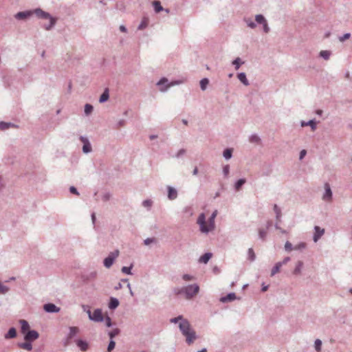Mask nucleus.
Here are the masks:
<instances>
[{"instance_id":"14","label":"nucleus","mask_w":352,"mask_h":352,"mask_svg":"<svg viewBox=\"0 0 352 352\" xmlns=\"http://www.w3.org/2000/svg\"><path fill=\"white\" fill-rule=\"evenodd\" d=\"M314 230L315 233L313 236V240L314 242H317L319 240V239L323 235L324 230L321 229L319 226H315Z\"/></svg>"},{"instance_id":"24","label":"nucleus","mask_w":352,"mask_h":352,"mask_svg":"<svg viewBox=\"0 0 352 352\" xmlns=\"http://www.w3.org/2000/svg\"><path fill=\"white\" fill-rule=\"evenodd\" d=\"M212 256V254L210 252L205 253L199 258V262L203 263H207L209 261V260L211 258Z\"/></svg>"},{"instance_id":"4","label":"nucleus","mask_w":352,"mask_h":352,"mask_svg":"<svg viewBox=\"0 0 352 352\" xmlns=\"http://www.w3.org/2000/svg\"><path fill=\"white\" fill-rule=\"evenodd\" d=\"M34 14L40 19H49L50 23L43 25V28L46 30H50L56 24V19L53 17L50 13L42 10L41 8L34 10Z\"/></svg>"},{"instance_id":"22","label":"nucleus","mask_w":352,"mask_h":352,"mask_svg":"<svg viewBox=\"0 0 352 352\" xmlns=\"http://www.w3.org/2000/svg\"><path fill=\"white\" fill-rule=\"evenodd\" d=\"M109 98V89L108 88H105L103 93L102 94V95L100 96V98H99V102L100 103H103L106 101H107Z\"/></svg>"},{"instance_id":"55","label":"nucleus","mask_w":352,"mask_h":352,"mask_svg":"<svg viewBox=\"0 0 352 352\" xmlns=\"http://www.w3.org/2000/svg\"><path fill=\"white\" fill-rule=\"evenodd\" d=\"M350 36H351V34H350V33H346V34H344L343 36H340V37L339 38V40H340V41L343 42V41H344L345 40H346V39L349 38H350Z\"/></svg>"},{"instance_id":"59","label":"nucleus","mask_w":352,"mask_h":352,"mask_svg":"<svg viewBox=\"0 0 352 352\" xmlns=\"http://www.w3.org/2000/svg\"><path fill=\"white\" fill-rule=\"evenodd\" d=\"M69 192L72 194H74V195H79V192L77 190V188L74 186H71L69 188Z\"/></svg>"},{"instance_id":"8","label":"nucleus","mask_w":352,"mask_h":352,"mask_svg":"<svg viewBox=\"0 0 352 352\" xmlns=\"http://www.w3.org/2000/svg\"><path fill=\"white\" fill-rule=\"evenodd\" d=\"M168 83V79L166 78H162L160 80V81L157 83V85L160 86V90L162 92L166 91L168 87L173 86L174 85L178 84L177 82H171L170 84Z\"/></svg>"},{"instance_id":"13","label":"nucleus","mask_w":352,"mask_h":352,"mask_svg":"<svg viewBox=\"0 0 352 352\" xmlns=\"http://www.w3.org/2000/svg\"><path fill=\"white\" fill-rule=\"evenodd\" d=\"M77 346L83 352L87 351L89 348V344L87 341L78 339L76 340Z\"/></svg>"},{"instance_id":"57","label":"nucleus","mask_w":352,"mask_h":352,"mask_svg":"<svg viewBox=\"0 0 352 352\" xmlns=\"http://www.w3.org/2000/svg\"><path fill=\"white\" fill-rule=\"evenodd\" d=\"M125 120L122 119V120H120L117 124H116V129H118L119 127H121V126H123L125 125Z\"/></svg>"},{"instance_id":"42","label":"nucleus","mask_w":352,"mask_h":352,"mask_svg":"<svg viewBox=\"0 0 352 352\" xmlns=\"http://www.w3.org/2000/svg\"><path fill=\"white\" fill-rule=\"evenodd\" d=\"M184 320H187V319L184 318V317H183L182 315H180V316H177V317H175V318H171V319L170 320V322L171 323H177L179 321H180V322H182Z\"/></svg>"},{"instance_id":"10","label":"nucleus","mask_w":352,"mask_h":352,"mask_svg":"<svg viewBox=\"0 0 352 352\" xmlns=\"http://www.w3.org/2000/svg\"><path fill=\"white\" fill-rule=\"evenodd\" d=\"M33 14H34V10L19 12L14 15V17L17 20H25L30 17Z\"/></svg>"},{"instance_id":"51","label":"nucleus","mask_w":352,"mask_h":352,"mask_svg":"<svg viewBox=\"0 0 352 352\" xmlns=\"http://www.w3.org/2000/svg\"><path fill=\"white\" fill-rule=\"evenodd\" d=\"M305 248H306V243L304 242H301V243H298V245H295L294 247V250H300L305 249Z\"/></svg>"},{"instance_id":"46","label":"nucleus","mask_w":352,"mask_h":352,"mask_svg":"<svg viewBox=\"0 0 352 352\" xmlns=\"http://www.w3.org/2000/svg\"><path fill=\"white\" fill-rule=\"evenodd\" d=\"M10 290L9 287L8 286H6L3 285L0 282V294H5Z\"/></svg>"},{"instance_id":"52","label":"nucleus","mask_w":352,"mask_h":352,"mask_svg":"<svg viewBox=\"0 0 352 352\" xmlns=\"http://www.w3.org/2000/svg\"><path fill=\"white\" fill-rule=\"evenodd\" d=\"M285 250L287 252H290L292 250H294V247H293L292 244L289 241H286V243L285 244Z\"/></svg>"},{"instance_id":"2","label":"nucleus","mask_w":352,"mask_h":352,"mask_svg":"<svg viewBox=\"0 0 352 352\" xmlns=\"http://www.w3.org/2000/svg\"><path fill=\"white\" fill-rule=\"evenodd\" d=\"M179 328L182 333L186 337V341L188 344H192L196 340V333L191 329L188 320H184L182 322H179Z\"/></svg>"},{"instance_id":"32","label":"nucleus","mask_w":352,"mask_h":352,"mask_svg":"<svg viewBox=\"0 0 352 352\" xmlns=\"http://www.w3.org/2000/svg\"><path fill=\"white\" fill-rule=\"evenodd\" d=\"M223 156L226 160H230L232 156V148H226L223 151Z\"/></svg>"},{"instance_id":"45","label":"nucleus","mask_w":352,"mask_h":352,"mask_svg":"<svg viewBox=\"0 0 352 352\" xmlns=\"http://www.w3.org/2000/svg\"><path fill=\"white\" fill-rule=\"evenodd\" d=\"M148 19L146 18H144L140 24L138 25V30H143L146 28L148 25Z\"/></svg>"},{"instance_id":"36","label":"nucleus","mask_w":352,"mask_h":352,"mask_svg":"<svg viewBox=\"0 0 352 352\" xmlns=\"http://www.w3.org/2000/svg\"><path fill=\"white\" fill-rule=\"evenodd\" d=\"M243 63H244V62L241 61V59L239 57H237L232 61V65L234 66V68L236 70L239 69L241 65H242Z\"/></svg>"},{"instance_id":"63","label":"nucleus","mask_w":352,"mask_h":352,"mask_svg":"<svg viewBox=\"0 0 352 352\" xmlns=\"http://www.w3.org/2000/svg\"><path fill=\"white\" fill-rule=\"evenodd\" d=\"M80 140L83 143V144H87V142H89V140L86 137H84V136H80Z\"/></svg>"},{"instance_id":"12","label":"nucleus","mask_w":352,"mask_h":352,"mask_svg":"<svg viewBox=\"0 0 352 352\" xmlns=\"http://www.w3.org/2000/svg\"><path fill=\"white\" fill-rule=\"evenodd\" d=\"M43 309L47 313H58L60 311V307L53 303H47L43 306Z\"/></svg>"},{"instance_id":"37","label":"nucleus","mask_w":352,"mask_h":352,"mask_svg":"<svg viewBox=\"0 0 352 352\" xmlns=\"http://www.w3.org/2000/svg\"><path fill=\"white\" fill-rule=\"evenodd\" d=\"M331 56V52L328 50H322L320 52V56L324 58V60H329Z\"/></svg>"},{"instance_id":"44","label":"nucleus","mask_w":352,"mask_h":352,"mask_svg":"<svg viewBox=\"0 0 352 352\" xmlns=\"http://www.w3.org/2000/svg\"><path fill=\"white\" fill-rule=\"evenodd\" d=\"M82 151L85 153H89L91 151V146L90 142H87V144H83Z\"/></svg>"},{"instance_id":"56","label":"nucleus","mask_w":352,"mask_h":352,"mask_svg":"<svg viewBox=\"0 0 352 352\" xmlns=\"http://www.w3.org/2000/svg\"><path fill=\"white\" fill-rule=\"evenodd\" d=\"M155 238H147L144 241V243L146 245L155 242Z\"/></svg>"},{"instance_id":"25","label":"nucleus","mask_w":352,"mask_h":352,"mask_svg":"<svg viewBox=\"0 0 352 352\" xmlns=\"http://www.w3.org/2000/svg\"><path fill=\"white\" fill-rule=\"evenodd\" d=\"M16 126L12 122H0V130L5 131L10 127H16Z\"/></svg>"},{"instance_id":"26","label":"nucleus","mask_w":352,"mask_h":352,"mask_svg":"<svg viewBox=\"0 0 352 352\" xmlns=\"http://www.w3.org/2000/svg\"><path fill=\"white\" fill-rule=\"evenodd\" d=\"M153 6L154 10L156 13H159L161 11L164 10V8L162 6L161 3L159 1H154L153 2Z\"/></svg>"},{"instance_id":"47","label":"nucleus","mask_w":352,"mask_h":352,"mask_svg":"<svg viewBox=\"0 0 352 352\" xmlns=\"http://www.w3.org/2000/svg\"><path fill=\"white\" fill-rule=\"evenodd\" d=\"M133 267V265L131 264L129 267L124 266L122 267V272L126 274H132L131 273V269Z\"/></svg>"},{"instance_id":"41","label":"nucleus","mask_w":352,"mask_h":352,"mask_svg":"<svg viewBox=\"0 0 352 352\" xmlns=\"http://www.w3.org/2000/svg\"><path fill=\"white\" fill-rule=\"evenodd\" d=\"M249 140L252 143L258 144L260 142L261 139L257 135L252 134V135H250Z\"/></svg>"},{"instance_id":"54","label":"nucleus","mask_w":352,"mask_h":352,"mask_svg":"<svg viewBox=\"0 0 352 352\" xmlns=\"http://www.w3.org/2000/svg\"><path fill=\"white\" fill-rule=\"evenodd\" d=\"M186 153V150L184 148H182L178 151V152L175 155V157L179 158L182 155H184Z\"/></svg>"},{"instance_id":"28","label":"nucleus","mask_w":352,"mask_h":352,"mask_svg":"<svg viewBox=\"0 0 352 352\" xmlns=\"http://www.w3.org/2000/svg\"><path fill=\"white\" fill-rule=\"evenodd\" d=\"M302 266H303V262L301 261H298L296 266L293 272L294 274H295V275L300 274Z\"/></svg>"},{"instance_id":"19","label":"nucleus","mask_w":352,"mask_h":352,"mask_svg":"<svg viewBox=\"0 0 352 352\" xmlns=\"http://www.w3.org/2000/svg\"><path fill=\"white\" fill-rule=\"evenodd\" d=\"M300 125L302 127L309 126L312 131H315L316 129V122L315 120H310L308 122L301 121Z\"/></svg>"},{"instance_id":"39","label":"nucleus","mask_w":352,"mask_h":352,"mask_svg":"<svg viewBox=\"0 0 352 352\" xmlns=\"http://www.w3.org/2000/svg\"><path fill=\"white\" fill-rule=\"evenodd\" d=\"M94 110V107L90 104H86L85 105V113L86 116L90 115Z\"/></svg>"},{"instance_id":"49","label":"nucleus","mask_w":352,"mask_h":352,"mask_svg":"<svg viewBox=\"0 0 352 352\" xmlns=\"http://www.w3.org/2000/svg\"><path fill=\"white\" fill-rule=\"evenodd\" d=\"M230 173V166L228 164L225 165L223 167V174L226 178L228 177Z\"/></svg>"},{"instance_id":"9","label":"nucleus","mask_w":352,"mask_h":352,"mask_svg":"<svg viewBox=\"0 0 352 352\" xmlns=\"http://www.w3.org/2000/svg\"><path fill=\"white\" fill-rule=\"evenodd\" d=\"M39 338V333L36 330H30L28 331L24 334V340L25 341H30L34 342Z\"/></svg>"},{"instance_id":"50","label":"nucleus","mask_w":352,"mask_h":352,"mask_svg":"<svg viewBox=\"0 0 352 352\" xmlns=\"http://www.w3.org/2000/svg\"><path fill=\"white\" fill-rule=\"evenodd\" d=\"M152 204L153 201L151 199H146L142 202V206L148 209L152 206Z\"/></svg>"},{"instance_id":"18","label":"nucleus","mask_w":352,"mask_h":352,"mask_svg":"<svg viewBox=\"0 0 352 352\" xmlns=\"http://www.w3.org/2000/svg\"><path fill=\"white\" fill-rule=\"evenodd\" d=\"M19 323L21 324V331L23 334H25L28 331H30V324L28 321L25 320H20Z\"/></svg>"},{"instance_id":"6","label":"nucleus","mask_w":352,"mask_h":352,"mask_svg":"<svg viewBox=\"0 0 352 352\" xmlns=\"http://www.w3.org/2000/svg\"><path fill=\"white\" fill-rule=\"evenodd\" d=\"M119 255V250H116L113 252H110L107 257L104 259L103 264L105 267L109 268L112 266L115 259Z\"/></svg>"},{"instance_id":"15","label":"nucleus","mask_w":352,"mask_h":352,"mask_svg":"<svg viewBox=\"0 0 352 352\" xmlns=\"http://www.w3.org/2000/svg\"><path fill=\"white\" fill-rule=\"evenodd\" d=\"M167 190L168 199L175 200L177 197V191L175 188L170 186H168Z\"/></svg>"},{"instance_id":"48","label":"nucleus","mask_w":352,"mask_h":352,"mask_svg":"<svg viewBox=\"0 0 352 352\" xmlns=\"http://www.w3.org/2000/svg\"><path fill=\"white\" fill-rule=\"evenodd\" d=\"M116 346V342L113 340H110L109 343L107 346V351L108 352H111Z\"/></svg>"},{"instance_id":"40","label":"nucleus","mask_w":352,"mask_h":352,"mask_svg":"<svg viewBox=\"0 0 352 352\" xmlns=\"http://www.w3.org/2000/svg\"><path fill=\"white\" fill-rule=\"evenodd\" d=\"M248 259L250 261H254L256 259V255L252 248H249L248 251Z\"/></svg>"},{"instance_id":"5","label":"nucleus","mask_w":352,"mask_h":352,"mask_svg":"<svg viewBox=\"0 0 352 352\" xmlns=\"http://www.w3.org/2000/svg\"><path fill=\"white\" fill-rule=\"evenodd\" d=\"M87 314L89 320L96 322H101L104 320L101 309H95L93 314L91 312L90 309H88Z\"/></svg>"},{"instance_id":"1","label":"nucleus","mask_w":352,"mask_h":352,"mask_svg":"<svg viewBox=\"0 0 352 352\" xmlns=\"http://www.w3.org/2000/svg\"><path fill=\"white\" fill-rule=\"evenodd\" d=\"M217 210H214L208 219V225L206 223V216L204 213L199 214L197 219V223L199 225L200 230L203 233H208L214 228V219L217 217Z\"/></svg>"},{"instance_id":"30","label":"nucleus","mask_w":352,"mask_h":352,"mask_svg":"<svg viewBox=\"0 0 352 352\" xmlns=\"http://www.w3.org/2000/svg\"><path fill=\"white\" fill-rule=\"evenodd\" d=\"M78 332V328L76 327H69V333L68 334L67 339L72 338L76 333Z\"/></svg>"},{"instance_id":"62","label":"nucleus","mask_w":352,"mask_h":352,"mask_svg":"<svg viewBox=\"0 0 352 352\" xmlns=\"http://www.w3.org/2000/svg\"><path fill=\"white\" fill-rule=\"evenodd\" d=\"M307 154L306 150L303 149L300 152L299 159L302 160Z\"/></svg>"},{"instance_id":"11","label":"nucleus","mask_w":352,"mask_h":352,"mask_svg":"<svg viewBox=\"0 0 352 352\" xmlns=\"http://www.w3.org/2000/svg\"><path fill=\"white\" fill-rule=\"evenodd\" d=\"M324 192L322 196V199L326 201H331L332 199V191L329 184H324Z\"/></svg>"},{"instance_id":"33","label":"nucleus","mask_w":352,"mask_h":352,"mask_svg":"<svg viewBox=\"0 0 352 352\" xmlns=\"http://www.w3.org/2000/svg\"><path fill=\"white\" fill-rule=\"evenodd\" d=\"M282 267L281 263L279 262L276 263L275 265L273 267L271 271V276H274L276 273L280 271V267Z\"/></svg>"},{"instance_id":"20","label":"nucleus","mask_w":352,"mask_h":352,"mask_svg":"<svg viewBox=\"0 0 352 352\" xmlns=\"http://www.w3.org/2000/svg\"><path fill=\"white\" fill-rule=\"evenodd\" d=\"M16 336V330L14 327H11L7 333L5 334L4 338L6 340L14 338Z\"/></svg>"},{"instance_id":"16","label":"nucleus","mask_w":352,"mask_h":352,"mask_svg":"<svg viewBox=\"0 0 352 352\" xmlns=\"http://www.w3.org/2000/svg\"><path fill=\"white\" fill-rule=\"evenodd\" d=\"M236 298V294L234 293H230L225 296H222L220 298V301L221 302H227L234 300Z\"/></svg>"},{"instance_id":"21","label":"nucleus","mask_w":352,"mask_h":352,"mask_svg":"<svg viewBox=\"0 0 352 352\" xmlns=\"http://www.w3.org/2000/svg\"><path fill=\"white\" fill-rule=\"evenodd\" d=\"M118 305H119V300L116 298L111 297L109 302V308L110 309L113 310V309H116L118 307Z\"/></svg>"},{"instance_id":"38","label":"nucleus","mask_w":352,"mask_h":352,"mask_svg":"<svg viewBox=\"0 0 352 352\" xmlns=\"http://www.w3.org/2000/svg\"><path fill=\"white\" fill-rule=\"evenodd\" d=\"M244 21L246 23L247 25L252 28V29H254L256 27V23H254L251 19L250 18H248V19H244Z\"/></svg>"},{"instance_id":"34","label":"nucleus","mask_w":352,"mask_h":352,"mask_svg":"<svg viewBox=\"0 0 352 352\" xmlns=\"http://www.w3.org/2000/svg\"><path fill=\"white\" fill-rule=\"evenodd\" d=\"M273 209H274V212L276 213V219L277 221H280V217H281V210H280V208L276 204H274Z\"/></svg>"},{"instance_id":"43","label":"nucleus","mask_w":352,"mask_h":352,"mask_svg":"<svg viewBox=\"0 0 352 352\" xmlns=\"http://www.w3.org/2000/svg\"><path fill=\"white\" fill-rule=\"evenodd\" d=\"M322 341L320 339H316L314 342V347L317 352L321 351Z\"/></svg>"},{"instance_id":"61","label":"nucleus","mask_w":352,"mask_h":352,"mask_svg":"<svg viewBox=\"0 0 352 352\" xmlns=\"http://www.w3.org/2000/svg\"><path fill=\"white\" fill-rule=\"evenodd\" d=\"M184 212L185 213H188V214H189L190 215H192V210L191 207H190V206H187V207H186V208L184 209Z\"/></svg>"},{"instance_id":"31","label":"nucleus","mask_w":352,"mask_h":352,"mask_svg":"<svg viewBox=\"0 0 352 352\" xmlns=\"http://www.w3.org/2000/svg\"><path fill=\"white\" fill-rule=\"evenodd\" d=\"M209 84V80L207 78H204L200 80V88L202 91H205Z\"/></svg>"},{"instance_id":"27","label":"nucleus","mask_w":352,"mask_h":352,"mask_svg":"<svg viewBox=\"0 0 352 352\" xmlns=\"http://www.w3.org/2000/svg\"><path fill=\"white\" fill-rule=\"evenodd\" d=\"M246 182V179L244 178L239 179L234 184V188L236 191H239L241 188L245 184Z\"/></svg>"},{"instance_id":"3","label":"nucleus","mask_w":352,"mask_h":352,"mask_svg":"<svg viewBox=\"0 0 352 352\" xmlns=\"http://www.w3.org/2000/svg\"><path fill=\"white\" fill-rule=\"evenodd\" d=\"M199 292V286L197 284L188 285L181 288L175 289L174 292L177 295L185 294L186 298L192 299Z\"/></svg>"},{"instance_id":"17","label":"nucleus","mask_w":352,"mask_h":352,"mask_svg":"<svg viewBox=\"0 0 352 352\" xmlns=\"http://www.w3.org/2000/svg\"><path fill=\"white\" fill-rule=\"evenodd\" d=\"M32 342L30 341H25L24 342H19L17 344L18 346L20 349H25L27 351H32Z\"/></svg>"},{"instance_id":"60","label":"nucleus","mask_w":352,"mask_h":352,"mask_svg":"<svg viewBox=\"0 0 352 352\" xmlns=\"http://www.w3.org/2000/svg\"><path fill=\"white\" fill-rule=\"evenodd\" d=\"M111 194L109 192H106L105 194L103 195L102 196V200L104 201H107L110 199L111 198Z\"/></svg>"},{"instance_id":"64","label":"nucleus","mask_w":352,"mask_h":352,"mask_svg":"<svg viewBox=\"0 0 352 352\" xmlns=\"http://www.w3.org/2000/svg\"><path fill=\"white\" fill-rule=\"evenodd\" d=\"M290 261V258L289 256H287L285 257L283 261H280L279 262L280 263H281V265L283 266V265L286 264L287 262H289Z\"/></svg>"},{"instance_id":"23","label":"nucleus","mask_w":352,"mask_h":352,"mask_svg":"<svg viewBox=\"0 0 352 352\" xmlns=\"http://www.w3.org/2000/svg\"><path fill=\"white\" fill-rule=\"evenodd\" d=\"M238 79L245 86L250 85L248 80L246 78V74L244 72H241L237 74Z\"/></svg>"},{"instance_id":"35","label":"nucleus","mask_w":352,"mask_h":352,"mask_svg":"<svg viewBox=\"0 0 352 352\" xmlns=\"http://www.w3.org/2000/svg\"><path fill=\"white\" fill-rule=\"evenodd\" d=\"M120 333V330L118 328H116L113 329L112 331H109L108 333V336L110 338V340H113V338L118 336Z\"/></svg>"},{"instance_id":"7","label":"nucleus","mask_w":352,"mask_h":352,"mask_svg":"<svg viewBox=\"0 0 352 352\" xmlns=\"http://www.w3.org/2000/svg\"><path fill=\"white\" fill-rule=\"evenodd\" d=\"M255 21L257 23L263 25L264 32L268 33L270 31L267 21L263 14H256L255 16Z\"/></svg>"},{"instance_id":"58","label":"nucleus","mask_w":352,"mask_h":352,"mask_svg":"<svg viewBox=\"0 0 352 352\" xmlns=\"http://www.w3.org/2000/svg\"><path fill=\"white\" fill-rule=\"evenodd\" d=\"M106 326L110 327L112 326L111 319L109 316H107L105 318Z\"/></svg>"},{"instance_id":"53","label":"nucleus","mask_w":352,"mask_h":352,"mask_svg":"<svg viewBox=\"0 0 352 352\" xmlns=\"http://www.w3.org/2000/svg\"><path fill=\"white\" fill-rule=\"evenodd\" d=\"M182 278L185 281H190V280H193L194 277L190 274H186L182 276Z\"/></svg>"},{"instance_id":"29","label":"nucleus","mask_w":352,"mask_h":352,"mask_svg":"<svg viewBox=\"0 0 352 352\" xmlns=\"http://www.w3.org/2000/svg\"><path fill=\"white\" fill-rule=\"evenodd\" d=\"M267 235V230L265 228L258 229V236L262 241H265Z\"/></svg>"}]
</instances>
